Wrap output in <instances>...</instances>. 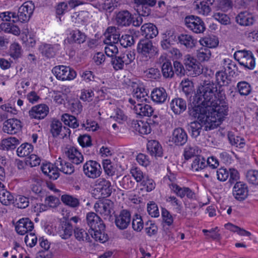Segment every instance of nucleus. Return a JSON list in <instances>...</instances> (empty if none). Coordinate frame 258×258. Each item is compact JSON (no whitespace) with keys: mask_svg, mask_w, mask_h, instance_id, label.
I'll return each instance as SVG.
<instances>
[{"mask_svg":"<svg viewBox=\"0 0 258 258\" xmlns=\"http://www.w3.org/2000/svg\"><path fill=\"white\" fill-rule=\"evenodd\" d=\"M224 96L223 93H220V102L221 107H217L215 109H210V106L204 105L201 101L196 100L194 98L193 101L188 106V113L189 116L197 118V121L204 123L205 130L210 131L217 128L221 123L222 119L227 115L228 107L223 102Z\"/></svg>","mask_w":258,"mask_h":258,"instance_id":"f257e3e1","label":"nucleus"},{"mask_svg":"<svg viewBox=\"0 0 258 258\" xmlns=\"http://www.w3.org/2000/svg\"><path fill=\"white\" fill-rule=\"evenodd\" d=\"M223 93L224 96L223 102L226 106L228 107V104L226 101V96L223 90H221L219 88L218 91L217 85L213 81H204L199 86L194 98H196V100L200 101L201 104L204 105L210 106L212 109H215L217 107H221L223 105L220 102V93Z\"/></svg>","mask_w":258,"mask_h":258,"instance_id":"f03ea898","label":"nucleus"},{"mask_svg":"<svg viewBox=\"0 0 258 258\" xmlns=\"http://www.w3.org/2000/svg\"><path fill=\"white\" fill-rule=\"evenodd\" d=\"M137 52L141 57L147 61L158 54V49L151 40L141 39L138 44Z\"/></svg>","mask_w":258,"mask_h":258,"instance_id":"7ed1b4c3","label":"nucleus"},{"mask_svg":"<svg viewBox=\"0 0 258 258\" xmlns=\"http://www.w3.org/2000/svg\"><path fill=\"white\" fill-rule=\"evenodd\" d=\"M185 74L192 77L201 75L203 72V67L200 63L190 55H186L183 59Z\"/></svg>","mask_w":258,"mask_h":258,"instance_id":"20e7f679","label":"nucleus"},{"mask_svg":"<svg viewBox=\"0 0 258 258\" xmlns=\"http://www.w3.org/2000/svg\"><path fill=\"white\" fill-rule=\"evenodd\" d=\"M234 57L241 66L249 70L254 69L255 60L251 51L245 49L237 50L235 52Z\"/></svg>","mask_w":258,"mask_h":258,"instance_id":"39448f33","label":"nucleus"},{"mask_svg":"<svg viewBox=\"0 0 258 258\" xmlns=\"http://www.w3.org/2000/svg\"><path fill=\"white\" fill-rule=\"evenodd\" d=\"M184 22L185 26L195 33H203L206 30L205 23L199 17L187 16L184 18Z\"/></svg>","mask_w":258,"mask_h":258,"instance_id":"423d86ee","label":"nucleus"},{"mask_svg":"<svg viewBox=\"0 0 258 258\" xmlns=\"http://www.w3.org/2000/svg\"><path fill=\"white\" fill-rule=\"evenodd\" d=\"M52 73L60 80H72L77 76L76 71L69 67L64 66H55L52 70Z\"/></svg>","mask_w":258,"mask_h":258,"instance_id":"0eeeda50","label":"nucleus"},{"mask_svg":"<svg viewBox=\"0 0 258 258\" xmlns=\"http://www.w3.org/2000/svg\"><path fill=\"white\" fill-rule=\"evenodd\" d=\"M83 170L87 177L93 179L99 177L102 172L100 165L93 160L87 161L83 165Z\"/></svg>","mask_w":258,"mask_h":258,"instance_id":"6e6552de","label":"nucleus"},{"mask_svg":"<svg viewBox=\"0 0 258 258\" xmlns=\"http://www.w3.org/2000/svg\"><path fill=\"white\" fill-rule=\"evenodd\" d=\"M113 203L109 200H106L103 202L96 203L94 208L96 211L99 212L102 215L104 216V219H108L109 221L112 220L111 214H114Z\"/></svg>","mask_w":258,"mask_h":258,"instance_id":"1a4fd4ad","label":"nucleus"},{"mask_svg":"<svg viewBox=\"0 0 258 258\" xmlns=\"http://www.w3.org/2000/svg\"><path fill=\"white\" fill-rule=\"evenodd\" d=\"M35 6L31 1L24 3L18 9L17 17L19 21L23 23L28 21L33 14Z\"/></svg>","mask_w":258,"mask_h":258,"instance_id":"9d476101","label":"nucleus"},{"mask_svg":"<svg viewBox=\"0 0 258 258\" xmlns=\"http://www.w3.org/2000/svg\"><path fill=\"white\" fill-rule=\"evenodd\" d=\"M95 188L103 198L109 197L112 192L111 182L104 178H100L95 181Z\"/></svg>","mask_w":258,"mask_h":258,"instance_id":"9b49d317","label":"nucleus"},{"mask_svg":"<svg viewBox=\"0 0 258 258\" xmlns=\"http://www.w3.org/2000/svg\"><path fill=\"white\" fill-rule=\"evenodd\" d=\"M188 140L185 131L182 127L175 128L172 132L169 141L177 146H183Z\"/></svg>","mask_w":258,"mask_h":258,"instance_id":"f8f14e48","label":"nucleus"},{"mask_svg":"<svg viewBox=\"0 0 258 258\" xmlns=\"http://www.w3.org/2000/svg\"><path fill=\"white\" fill-rule=\"evenodd\" d=\"M158 62L161 64V71L164 78H172L174 76L173 66L171 61L164 55H161L158 59Z\"/></svg>","mask_w":258,"mask_h":258,"instance_id":"ddd939ff","label":"nucleus"},{"mask_svg":"<svg viewBox=\"0 0 258 258\" xmlns=\"http://www.w3.org/2000/svg\"><path fill=\"white\" fill-rule=\"evenodd\" d=\"M22 128L21 122L16 118L7 119L3 123V131L8 134H15Z\"/></svg>","mask_w":258,"mask_h":258,"instance_id":"4468645a","label":"nucleus"},{"mask_svg":"<svg viewBox=\"0 0 258 258\" xmlns=\"http://www.w3.org/2000/svg\"><path fill=\"white\" fill-rule=\"evenodd\" d=\"M115 217V224L118 229L124 230L128 227L131 218V214L128 211L123 210L118 215Z\"/></svg>","mask_w":258,"mask_h":258,"instance_id":"2eb2a0df","label":"nucleus"},{"mask_svg":"<svg viewBox=\"0 0 258 258\" xmlns=\"http://www.w3.org/2000/svg\"><path fill=\"white\" fill-rule=\"evenodd\" d=\"M169 186L170 189L181 198L186 196L188 199H193L196 197L195 192L189 187H181L175 183H169Z\"/></svg>","mask_w":258,"mask_h":258,"instance_id":"dca6fc26","label":"nucleus"},{"mask_svg":"<svg viewBox=\"0 0 258 258\" xmlns=\"http://www.w3.org/2000/svg\"><path fill=\"white\" fill-rule=\"evenodd\" d=\"M115 21L118 26H129L133 21L132 15L127 10L119 11L116 13Z\"/></svg>","mask_w":258,"mask_h":258,"instance_id":"f3484780","label":"nucleus"},{"mask_svg":"<svg viewBox=\"0 0 258 258\" xmlns=\"http://www.w3.org/2000/svg\"><path fill=\"white\" fill-rule=\"evenodd\" d=\"M151 120L144 122L141 120H133L131 122V127L134 131L141 135H148L151 133V128L150 123H152Z\"/></svg>","mask_w":258,"mask_h":258,"instance_id":"a211bd4d","label":"nucleus"},{"mask_svg":"<svg viewBox=\"0 0 258 258\" xmlns=\"http://www.w3.org/2000/svg\"><path fill=\"white\" fill-rule=\"evenodd\" d=\"M33 228V223L27 218L19 220L15 226L16 231L20 235H24L28 232H31Z\"/></svg>","mask_w":258,"mask_h":258,"instance_id":"6ab92c4d","label":"nucleus"},{"mask_svg":"<svg viewBox=\"0 0 258 258\" xmlns=\"http://www.w3.org/2000/svg\"><path fill=\"white\" fill-rule=\"evenodd\" d=\"M248 191L247 185L240 181L235 184L232 191L234 198L239 201H243L247 198Z\"/></svg>","mask_w":258,"mask_h":258,"instance_id":"aec40b11","label":"nucleus"},{"mask_svg":"<svg viewBox=\"0 0 258 258\" xmlns=\"http://www.w3.org/2000/svg\"><path fill=\"white\" fill-rule=\"evenodd\" d=\"M49 112V108L45 104H39L33 106L29 111V116L32 118L41 119L44 118Z\"/></svg>","mask_w":258,"mask_h":258,"instance_id":"412c9836","label":"nucleus"},{"mask_svg":"<svg viewBox=\"0 0 258 258\" xmlns=\"http://www.w3.org/2000/svg\"><path fill=\"white\" fill-rule=\"evenodd\" d=\"M215 0H196L193 6L200 14L207 15L211 12L210 6L212 5Z\"/></svg>","mask_w":258,"mask_h":258,"instance_id":"4be33fe9","label":"nucleus"},{"mask_svg":"<svg viewBox=\"0 0 258 258\" xmlns=\"http://www.w3.org/2000/svg\"><path fill=\"white\" fill-rule=\"evenodd\" d=\"M170 107L175 114L179 115L186 110V101L180 97L174 98L170 103Z\"/></svg>","mask_w":258,"mask_h":258,"instance_id":"5701e85b","label":"nucleus"},{"mask_svg":"<svg viewBox=\"0 0 258 258\" xmlns=\"http://www.w3.org/2000/svg\"><path fill=\"white\" fill-rule=\"evenodd\" d=\"M105 230L104 224H100L96 229L89 230V232L91 237L96 241L104 243L108 240V236L105 233Z\"/></svg>","mask_w":258,"mask_h":258,"instance_id":"b1692460","label":"nucleus"},{"mask_svg":"<svg viewBox=\"0 0 258 258\" xmlns=\"http://www.w3.org/2000/svg\"><path fill=\"white\" fill-rule=\"evenodd\" d=\"M148 153L155 158L162 157L163 155V149L160 143L156 140L149 141L147 144Z\"/></svg>","mask_w":258,"mask_h":258,"instance_id":"393cba45","label":"nucleus"},{"mask_svg":"<svg viewBox=\"0 0 258 258\" xmlns=\"http://www.w3.org/2000/svg\"><path fill=\"white\" fill-rule=\"evenodd\" d=\"M133 110L137 115L141 117H150L154 112V109L151 105L140 102H138L137 105H135Z\"/></svg>","mask_w":258,"mask_h":258,"instance_id":"a878e982","label":"nucleus"},{"mask_svg":"<svg viewBox=\"0 0 258 258\" xmlns=\"http://www.w3.org/2000/svg\"><path fill=\"white\" fill-rule=\"evenodd\" d=\"M141 31L142 35L146 38V40L155 37L158 34L157 27L152 23H146L142 26Z\"/></svg>","mask_w":258,"mask_h":258,"instance_id":"bb28decb","label":"nucleus"},{"mask_svg":"<svg viewBox=\"0 0 258 258\" xmlns=\"http://www.w3.org/2000/svg\"><path fill=\"white\" fill-rule=\"evenodd\" d=\"M86 34L78 29L72 30L69 36L67 37V40L70 44L76 43L80 44L83 43L86 40Z\"/></svg>","mask_w":258,"mask_h":258,"instance_id":"cd10ccee","label":"nucleus"},{"mask_svg":"<svg viewBox=\"0 0 258 258\" xmlns=\"http://www.w3.org/2000/svg\"><path fill=\"white\" fill-rule=\"evenodd\" d=\"M152 100L158 104H162L166 100L168 95L165 89L162 87L154 88L151 92Z\"/></svg>","mask_w":258,"mask_h":258,"instance_id":"c85d7f7f","label":"nucleus"},{"mask_svg":"<svg viewBox=\"0 0 258 258\" xmlns=\"http://www.w3.org/2000/svg\"><path fill=\"white\" fill-rule=\"evenodd\" d=\"M66 154L69 160L74 164L78 165L84 160L83 155L75 147H71L69 148Z\"/></svg>","mask_w":258,"mask_h":258,"instance_id":"c756f323","label":"nucleus"},{"mask_svg":"<svg viewBox=\"0 0 258 258\" xmlns=\"http://www.w3.org/2000/svg\"><path fill=\"white\" fill-rule=\"evenodd\" d=\"M73 227L69 221H63L59 228L58 233L61 238L67 239L69 238L73 234Z\"/></svg>","mask_w":258,"mask_h":258,"instance_id":"7c9ffc66","label":"nucleus"},{"mask_svg":"<svg viewBox=\"0 0 258 258\" xmlns=\"http://www.w3.org/2000/svg\"><path fill=\"white\" fill-rule=\"evenodd\" d=\"M237 23L241 26H247L252 25L254 21L253 17L247 12L240 13L236 17Z\"/></svg>","mask_w":258,"mask_h":258,"instance_id":"2f4dec72","label":"nucleus"},{"mask_svg":"<svg viewBox=\"0 0 258 258\" xmlns=\"http://www.w3.org/2000/svg\"><path fill=\"white\" fill-rule=\"evenodd\" d=\"M56 167L66 174H72L75 171L74 166L69 162L63 160L59 158L55 162Z\"/></svg>","mask_w":258,"mask_h":258,"instance_id":"473e14b6","label":"nucleus"},{"mask_svg":"<svg viewBox=\"0 0 258 258\" xmlns=\"http://www.w3.org/2000/svg\"><path fill=\"white\" fill-rule=\"evenodd\" d=\"M178 40L181 45H184L187 48H192L195 46L197 41L191 35L186 34H181L178 37Z\"/></svg>","mask_w":258,"mask_h":258,"instance_id":"72a5a7b5","label":"nucleus"},{"mask_svg":"<svg viewBox=\"0 0 258 258\" xmlns=\"http://www.w3.org/2000/svg\"><path fill=\"white\" fill-rule=\"evenodd\" d=\"M204 123L199 121H194L188 124V130L192 138H197L199 137L202 131L203 127L205 128Z\"/></svg>","mask_w":258,"mask_h":258,"instance_id":"f704fd0d","label":"nucleus"},{"mask_svg":"<svg viewBox=\"0 0 258 258\" xmlns=\"http://www.w3.org/2000/svg\"><path fill=\"white\" fill-rule=\"evenodd\" d=\"M86 221L88 225L90 227V230L96 229L100 224H104L101 218L94 212L87 214Z\"/></svg>","mask_w":258,"mask_h":258,"instance_id":"c9c22d12","label":"nucleus"},{"mask_svg":"<svg viewBox=\"0 0 258 258\" xmlns=\"http://www.w3.org/2000/svg\"><path fill=\"white\" fill-rule=\"evenodd\" d=\"M227 137L231 145L240 149L243 148L245 145L243 138L235 135L233 132H229Z\"/></svg>","mask_w":258,"mask_h":258,"instance_id":"e433bc0d","label":"nucleus"},{"mask_svg":"<svg viewBox=\"0 0 258 258\" xmlns=\"http://www.w3.org/2000/svg\"><path fill=\"white\" fill-rule=\"evenodd\" d=\"M39 49L42 55L48 58H52L55 55L56 50L54 46L52 44H42L39 46Z\"/></svg>","mask_w":258,"mask_h":258,"instance_id":"4c0bfd02","label":"nucleus"},{"mask_svg":"<svg viewBox=\"0 0 258 258\" xmlns=\"http://www.w3.org/2000/svg\"><path fill=\"white\" fill-rule=\"evenodd\" d=\"M175 38L176 36L171 34L170 32L165 34L160 43L162 48L168 51L174 44Z\"/></svg>","mask_w":258,"mask_h":258,"instance_id":"58836bf2","label":"nucleus"},{"mask_svg":"<svg viewBox=\"0 0 258 258\" xmlns=\"http://www.w3.org/2000/svg\"><path fill=\"white\" fill-rule=\"evenodd\" d=\"M133 97L137 100L138 102H143V101L147 102L148 94L146 91V89L142 86L137 87L133 91Z\"/></svg>","mask_w":258,"mask_h":258,"instance_id":"ea45409f","label":"nucleus"},{"mask_svg":"<svg viewBox=\"0 0 258 258\" xmlns=\"http://www.w3.org/2000/svg\"><path fill=\"white\" fill-rule=\"evenodd\" d=\"M74 232L75 237L78 241H91L89 230L87 231L83 228L76 227L74 229Z\"/></svg>","mask_w":258,"mask_h":258,"instance_id":"a19ab883","label":"nucleus"},{"mask_svg":"<svg viewBox=\"0 0 258 258\" xmlns=\"http://www.w3.org/2000/svg\"><path fill=\"white\" fill-rule=\"evenodd\" d=\"M223 67L225 72H227L229 76H233L236 72L238 71L237 67L232 60L230 59H224L223 60Z\"/></svg>","mask_w":258,"mask_h":258,"instance_id":"79ce46f5","label":"nucleus"},{"mask_svg":"<svg viewBox=\"0 0 258 258\" xmlns=\"http://www.w3.org/2000/svg\"><path fill=\"white\" fill-rule=\"evenodd\" d=\"M201 45L208 48L216 47L219 43L218 38L215 36H209L203 38L200 41Z\"/></svg>","mask_w":258,"mask_h":258,"instance_id":"37998d69","label":"nucleus"},{"mask_svg":"<svg viewBox=\"0 0 258 258\" xmlns=\"http://www.w3.org/2000/svg\"><path fill=\"white\" fill-rule=\"evenodd\" d=\"M211 56V52L208 47H201L197 50V57L199 61L204 62L208 61Z\"/></svg>","mask_w":258,"mask_h":258,"instance_id":"c03bdc74","label":"nucleus"},{"mask_svg":"<svg viewBox=\"0 0 258 258\" xmlns=\"http://www.w3.org/2000/svg\"><path fill=\"white\" fill-rule=\"evenodd\" d=\"M2 145L3 146V150H12L16 148V146L19 144L20 142L18 139L15 137H10L8 139L2 140Z\"/></svg>","mask_w":258,"mask_h":258,"instance_id":"a18cd8bd","label":"nucleus"},{"mask_svg":"<svg viewBox=\"0 0 258 258\" xmlns=\"http://www.w3.org/2000/svg\"><path fill=\"white\" fill-rule=\"evenodd\" d=\"M33 146L28 143H25L22 144L17 150V155L20 157H23L30 155L33 151Z\"/></svg>","mask_w":258,"mask_h":258,"instance_id":"49530a36","label":"nucleus"},{"mask_svg":"<svg viewBox=\"0 0 258 258\" xmlns=\"http://www.w3.org/2000/svg\"><path fill=\"white\" fill-rule=\"evenodd\" d=\"M0 201L5 206H9L15 203L14 196L8 191L3 190L0 193Z\"/></svg>","mask_w":258,"mask_h":258,"instance_id":"de8ad7c7","label":"nucleus"},{"mask_svg":"<svg viewBox=\"0 0 258 258\" xmlns=\"http://www.w3.org/2000/svg\"><path fill=\"white\" fill-rule=\"evenodd\" d=\"M237 88L241 95L247 96L251 92L250 85L245 81L238 82L237 84Z\"/></svg>","mask_w":258,"mask_h":258,"instance_id":"09e8293b","label":"nucleus"},{"mask_svg":"<svg viewBox=\"0 0 258 258\" xmlns=\"http://www.w3.org/2000/svg\"><path fill=\"white\" fill-rule=\"evenodd\" d=\"M62 124L58 120H53L50 124V132L53 138L60 136Z\"/></svg>","mask_w":258,"mask_h":258,"instance_id":"8fccbe9b","label":"nucleus"},{"mask_svg":"<svg viewBox=\"0 0 258 258\" xmlns=\"http://www.w3.org/2000/svg\"><path fill=\"white\" fill-rule=\"evenodd\" d=\"M61 201L67 205L73 208L79 206L80 202L78 199L68 195H63L61 197Z\"/></svg>","mask_w":258,"mask_h":258,"instance_id":"3c124183","label":"nucleus"},{"mask_svg":"<svg viewBox=\"0 0 258 258\" xmlns=\"http://www.w3.org/2000/svg\"><path fill=\"white\" fill-rule=\"evenodd\" d=\"M216 81L220 86H227L230 82V80L228 79L227 73L224 71H219L216 74Z\"/></svg>","mask_w":258,"mask_h":258,"instance_id":"603ef678","label":"nucleus"},{"mask_svg":"<svg viewBox=\"0 0 258 258\" xmlns=\"http://www.w3.org/2000/svg\"><path fill=\"white\" fill-rule=\"evenodd\" d=\"M61 120L66 125L72 128H75L79 126L76 118L73 115L64 114L62 115Z\"/></svg>","mask_w":258,"mask_h":258,"instance_id":"864d4df0","label":"nucleus"},{"mask_svg":"<svg viewBox=\"0 0 258 258\" xmlns=\"http://www.w3.org/2000/svg\"><path fill=\"white\" fill-rule=\"evenodd\" d=\"M206 167H207L206 160L200 156L196 157L191 164L192 169L196 171L203 169Z\"/></svg>","mask_w":258,"mask_h":258,"instance_id":"5fc2aeb1","label":"nucleus"},{"mask_svg":"<svg viewBox=\"0 0 258 258\" xmlns=\"http://www.w3.org/2000/svg\"><path fill=\"white\" fill-rule=\"evenodd\" d=\"M102 165L104 172L107 175L112 176L115 174L116 170L115 168L114 167L110 160H103L102 161Z\"/></svg>","mask_w":258,"mask_h":258,"instance_id":"6e6d98bb","label":"nucleus"},{"mask_svg":"<svg viewBox=\"0 0 258 258\" xmlns=\"http://www.w3.org/2000/svg\"><path fill=\"white\" fill-rule=\"evenodd\" d=\"M199 153L198 147L196 146H188L184 151V156L186 160H188L194 156H198Z\"/></svg>","mask_w":258,"mask_h":258,"instance_id":"4d7b16f0","label":"nucleus"},{"mask_svg":"<svg viewBox=\"0 0 258 258\" xmlns=\"http://www.w3.org/2000/svg\"><path fill=\"white\" fill-rule=\"evenodd\" d=\"M181 85H182V91L186 97H188L192 94L194 84L192 82L189 80H185L181 82Z\"/></svg>","mask_w":258,"mask_h":258,"instance_id":"13d9d810","label":"nucleus"},{"mask_svg":"<svg viewBox=\"0 0 258 258\" xmlns=\"http://www.w3.org/2000/svg\"><path fill=\"white\" fill-rule=\"evenodd\" d=\"M111 63L114 69L116 71H118L123 69L125 62H124V60L123 58H122V56L120 54L119 56L115 55L114 57H112Z\"/></svg>","mask_w":258,"mask_h":258,"instance_id":"bf43d9fd","label":"nucleus"},{"mask_svg":"<svg viewBox=\"0 0 258 258\" xmlns=\"http://www.w3.org/2000/svg\"><path fill=\"white\" fill-rule=\"evenodd\" d=\"M132 227L134 230L137 232H140L143 229L144 227V222L140 216L136 215L133 218Z\"/></svg>","mask_w":258,"mask_h":258,"instance_id":"052dcab7","label":"nucleus"},{"mask_svg":"<svg viewBox=\"0 0 258 258\" xmlns=\"http://www.w3.org/2000/svg\"><path fill=\"white\" fill-rule=\"evenodd\" d=\"M246 177L249 183L258 185V170L248 171Z\"/></svg>","mask_w":258,"mask_h":258,"instance_id":"680f3d73","label":"nucleus"},{"mask_svg":"<svg viewBox=\"0 0 258 258\" xmlns=\"http://www.w3.org/2000/svg\"><path fill=\"white\" fill-rule=\"evenodd\" d=\"M135 43L134 37L131 35H122L120 38L119 43L123 47L131 46Z\"/></svg>","mask_w":258,"mask_h":258,"instance_id":"e2e57ef3","label":"nucleus"},{"mask_svg":"<svg viewBox=\"0 0 258 258\" xmlns=\"http://www.w3.org/2000/svg\"><path fill=\"white\" fill-rule=\"evenodd\" d=\"M147 211L148 214L152 217H158L159 216V211L157 204L152 201L147 205Z\"/></svg>","mask_w":258,"mask_h":258,"instance_id":"0e129e2a","label":"nucleus"},{"mask_svg":"<svg viewBox=\"0 0 258 258\" xmlns=\"http://www.w3.org/2000/svg\"><path fill=\"white\" fill-rule=\"evenodd\" d=\"M173 66L174 74L179 77H182L185 75V66L178 61H174Z\"/></svg>","mask_w":258,"mask_h":258,"instance_id":"69168bd1","label":"nucleus"},{"mask_svg":"<svg viewBox=\"0 0 258 258\" xmlns=\"http://www.w3.org/2000/svg\"><path fill=\"white\" fill-rule=\"evenodd\" d=\"M14 204L15 207L19 209H25L29 206V199L24 196L20 197L16 199Z\"/></svg>","mask_w":258,"mask_h":258,"instance_id":"338daca9","label":"nucleus"},{"mask_svg":"<svg viewBox=\"0 0 258 258\" xmlns=\"http://www.w3.org/2000/svg\"><path fill=\"white\" fill-rule=\"evenodd\" d=\"M10 55L15 58L20 57L21 55V48L19 44L14 43L10 46Z\"/></svg>","mask_w":258,"mask_h":258,"instance_id":"774afa93","label":"nucleus"}]
</instances>
